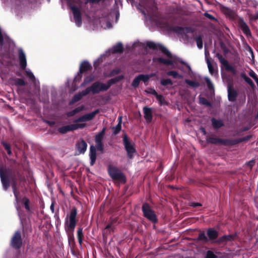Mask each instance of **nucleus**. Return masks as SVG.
I'll use <instances>...</instances> for the list:
<instances>
[{
	"mask_svg": "<svg viewBox=\"0 0 258 258\" xmlns=\"http://www.w3.org/2000/svg\"><path fill=\"white\" fill-rule=\"evenodd\" d=\"M0 178L3 189L6 191L11 184L13 192L17 203L20 202L19 184L25 181V177L19 171H13L0 166Z\"/></svg>",
	"mask_w": 258,
	"mask_h": 258,
	"instance_id": "1",
	"label": "nucleus"
},
{
	"mask_svg": "<svg viewBox=\"0 0 258 258\" xmlns=\"http://www.w3.org/2000/svg\"><path fill=\"white\" fill-rule=\"evenodd\" d=\"M123 79V76L120 75L108 80L106 84L99 81L95 82L91 86L93 90V94L107 91L112 85L117 83Z\"/></svg>",
	"mask_w": 258,
	"mask_h": 258,
	"instance_id": "2",
	"label": "nucleus"
},
{
	"mask_svg": "<svg viewBox=\"0 0 258 258\" xmlns=\"http://www.w3.org/2000/svg\"><path fill=\"white\" fill-rule=\"evenodd\" d=\"M77 214V209L73 207L65 219L64 228L66 232H74L78 221Z\"/></svg>",
	"mask_w": 258,
	"mask_h": 258,
	"instance_id": "3",
	"label": "nucleus"
},
{
	"mask_svg": "<svg viewBox=\"0 0 258 258\" xmlns=\"http://www.w3.org/2000/svg\"><path fill=\"white\" fill-rule=\"evenodd\" d=\"M207 236L204 231L200 232L197 239L204 243L211 241V243H215V241L218 238V231L213 228H209L207 230Z\"/></svg>",
	"mask_w": 258,
	"mask_h": 258,
	"instance_id": "4",
	"label": "nucleus"
},
{
	"mask_svg": "<svg viewBox=\"0 0 258 258\" xmlns=\"http://www.w3.org/2000/svg\"><path fill=\"white\" fill-rule=\"evenodd\" d=\"M107 171L109 176L114 181H117L121 183H125L126 178L124 173L118 168L115 166L109 165L107 167Z\"/></svg>",
	"mask_w": 258,
	"mask_h": 258,
	"instance_id": "5",
	"label": "nucleus"
},
{
	"mask_svg": "<svg viewBox=\"0 0 258 258\" xmlns=\"http://www.w3.org/2000/svg\"><path fill=\"white\" fill-rule=\"evenodd\" d=\"M143 216L149 221L156 224L158 222V218L155 212L148 203H143L142 207Z\"/></svg>",
	"mask_w": 258,
	"mask_h": 258,
	"instance_id": "6",
	"label": "nucleus"
},
{
	"mask_svg": "<svg viewBox=\"0 0 258 258\" xmlns=\"http://www.w3.org/2000/svg\"><path fill=\"white\" fill-rule=\"evenodd\" d=\"M123 144L124 149L127 152V155L129 159H133L134 156V153L136 152L134 144L132 141L128 139L126 133L123 135Z\"/></svg>",
	"mask_w": 258,
	"mask_h": 258,
	"instance_id": "7",
	"label": "nucleus"
},
{
	"mask_svg": "<svg viewBox=\"0 0 258 258\" xmlns=\"http://www.w3.org/2000/svg\"><path fill=\"white\" fill-rule=\"evenodd\" d=\"M68 5L72 10L74 19L76 25L80 27L82 23V15L80 10L75 5H73L71 0H68Z\"/></svg>",
	"mask_w": 258,
	"mask_h": 258,
	"instance_id": "8",
	"label": "nucleus"
},
{
	"mask_svg": "<svg viewBox=\"0 0 258 258\" xmlns=\"http://www.w3.org/2000/svg\"><path fill=\"white\" fill-rule=\"evenodd\" d=\"M23 239L19 230L15 232L11 240V245L15 249H19L22 246Z\"/></svg>",
	"mask_w": 258,
	"mask_h": 258,
	"instance_id": "9",
	"label": "nucleus"
},
{
	"mask_svg": "<svg viewBox=\"0 0 258 258\" xmlns=\"http://www.w3.org/2000/svg\"><path fill=\"white\" fill-rule=\"evenodd\" d=\"M147 46L152 50L160 49L161 52L166 55L168 57L171 58L172 54L171 52L164 46L161 44H157L153 41H147L146 43Z\"/></svg>",
	"mask_w": 258,
	"mask_h": 258,
	"instance_id": "10",
	"label": "nucleus"
},
{
	"mask_svg": "<svg viewBox=\"0 0 258 258\" xmlns=\"http://www.w3.org/2000/svg\"><path fill=\"white\" fill-rule=\"evenodd\" d=\"M238 236V233L234 232L231 234L224 235L219 237L215 242L218 245L226 244L228 242L234 241Z\"/></svg>",
	"mask_w": 258,
	"mask_h": 258,
	"instance_id": "11",
	"label": "nucleus"
},
{
	"mask_svg": "<svg viewBox=\"0 0 258 258\" xmlns=\"http://www.w3.org/2000/svg\"><path fill=\"white\" fill-rule=\"evenodd\" d=\"M228 99L230 102H234L237 100L238 96V91L234 88L231 82L227 84Z\"/></svg>",
	"mask_w": 258,
	"mask_h": 258,
	"instance_id": "12",
	"label": "nucleus"
},
{
	"mask_svg": "<svg viewBox=\"0 0 258 258\" xmlns=\"http://www.w3.org/2000/svg\"><path fill=\"white\" fill-rule=\"evenodd\" d=\"M127 2H130L132 6L135 4V0H126ZM140 5L143 6L145 8H148L153 12H156L157 7L155 2L153 0H139Z\"/></svg>",
	"mask_w": 258,
	"mask_h": 258,
	"instance_id": "13",
	"label": "nucleus"
},
{
	"mask_svg": "<svg viewBox=\"0 0 258 258\" xmlns=\"http://www.w3.org/2000/svg\"><path fill=\"white\" fill-rule=\"evenodd\" d=\"M216 57L218 58L220 62L225 67L226 71L231 72L233 75L236 74V70L233 67L229 64L228 61L223 57L222 54L219 52H217L216 53Z\"/></svg>",
	"mask_w": 258,
	"mask_h": 258,
	"instance_id": "14",
	"label": "nucleus"
},
{
	"mask_svg": "<svg viewBox=\"0 0 258 258\" xmlns=\"http://www.w3.org/2000/svg\"><path fill=\"white\" fill-rule=\"evenodd\" d=\"M208 143L214 145H223L224 146H231L230 139H223L216 137H208L206 139Z\"/></svg>",
	"mask_w": 258,
	"mask_h": 258,
	"instance_id": "15",
	"label": "nucleus"
},
{
	"mask_svg": "<svg viewBox=\"0 0 258 258\" xmlns=\"http://www.w3.org/2000/svg\"><path fill=\"white\" fill-rule=\"evenodd\" d=\"M100 112V110L99 109H97L94 111H92L89 113L85 114L78 119L75 120V122H86L92 120L95 116V115L98 114Z\"/></svg>",
	"mask_w": 258,
	"mask_h": 258,
	"instance_id": "16",
	"label": "nucleus"
},
{
	"mask_svg": "<svg viewBox=\"0 0 258 258\" xmlns=\"http://www.w3.org/2000/svg\"><path fill=\"white\" fill-rule=\"evenodd\" d=\"M237 23L238 26L242 31L243 33L247 36H251V33L250 32V30L247 25L246 22L244 21L243 18H239L237 21Z\"/></svg>",
	"mask_w": 258,
	"mask_h": 258,
	"instance_id": "17",
	"label": "nucleus"
},
{
	"mask_svg": "<svg viewBox=\"0 0 258 258\" xmlns=\"http://www.w3.org/2000/svg\"><path fill=\"white\" fill-rule=\"evenodd\" d=\"M144 118L148 123H150L153 119V112L152 108L145 106L143 109Z\"/></svg>",
	"mask_w": 258,
	"mask_h": 258,
	"instance_id": "18",
	"label": "nucleus"
},
{
	"mask_svg": "<svg viewBox=\"0 0 258 258\" xmlns=\"http://www.w3.org/2000/svg\"><path fill=\"white\" fill-rule=\"evenodd\" d=\"M20 65L22 70H25L27 66L26 55L22 49L18 50Z\"/></svg>",
	"mask_w": 258,
	"mask_h": 258,
	"instance_id": "19",
	"label": "nucleus"
},
{
	"mask_svg": "<svg viewBox=\"0 0 258 258\" xmlns=\"http://www.w3.org/2000/svg\"><path fill=\"white\" fill-rule=\"evenodd\" d=\"M96 150L95 147L91 145L90 147L89 157L90 159V165L93 166L96 160Z\"/></svg>",
	"mask_w": 258,
	"mask_h": 258,
	"instance_id": "20",
	"label": "nucleus"
},
{
	"mask_svg": "<svg viewBox=\"0 0 258 258\" xmlns=\"http://www.w3.org/2000/svg\"><path fill=\"white\" fill-rule=\"evenodd\" d=\"M252 137V135H247L245 137L238 139H230L231 146L235 145L243 142L249 141L251 139Z\"/></svg>",
	"mask_w": 258,
	"mask_h": 258,
	"instance_id": "21",
	"label": "nucleus"
},
{
	"mask_svg": "<svg viewBox=\"0 0 258 258\" xmlns=\"http://www.w3.org/2000/svg\"><path fill=\"white\" fill-rule=\"evenodd\" d=\"M87 148V144L83 139L76 144V148L80 154H84L86 152Z\"/></svg>",
	"mask_w": 258,
	"mask_h": 258,
	"instance_id": "22",
	"label": "nucleus"
},
{
	"mask_svg": "<svg viewBox=\"0 0 258 258\" xmlns=\"http://www.w3.org/2000/svg\"><path fill=\"white\" fill-rule=\"evenodd\" d=\"M92 69V66L87 61H83L79 68V71H80V74H83L88 71L91 70Z\"/></svg>",
	"mask_w": 258,
	"mask_h": 258,
	"instance_id": "23",
	"label": "nucleus"
},
{
	"mask_svg": "<svg viewBox=\"0 0 258 258\" xmlns=\"http://www.w3.org/2000/svg\"><path fill=\"white\" fill-rule=\"evenodd\" d=\"M211 122L215 130H218L224 126V123L222 120L217 119L214 117L211 119Z\"/></svg>",
	"mask_w": 258,
	"mask_h": 258,
	"instance_id": "24",
	"label": "nucleus"
},
{
	"mask_svg": "<svg viewBox=\"0 0 258 258\" xmlns=\"http://www.w3.org/2000/svg\"><path fill=\"white\" fill-rule=\"evenodd\" d=\"M123 50L124 48L121 42H118L111 49L112 53H121L123 52Z\"/></svg>",
	"mask_w": 258,
	"mask_h": 258,
	"instance_id": "25",
	"label": "nucleus"
},
{
	"mask_svg": "<svg viewBox=\"0 0 258 258\" xmlns=\"http://www.w3.org/2000/svg\"><path fill=\"white\" fill-rule=\"evenodd\" d=\"M207 54H209V52H208L207 53L206 51H205V55H206V62H207V66H208V69H209V71L210 72V73L212 75H214L216 72L215 70H214V67L212 64V62L210 59V58H209L208 57H207Z\"/></svg>",
	"mask_w": 258,
	"mask_h": 258,
	"instance_id": "26",
	"label": "nucleus"
},
{
	"mask_svg": "<svg viewBox=\"0 0 258 258\" xmlns=\"http://www.w3.org/2000/svg\"><path fill=\"white\" fill-rule=\"evenodd\" d=\"M240 76L242 78L245 82H246L251 88H253L255 87V85L252 81L246 76L245 73H241Z\"/></svg>",
	"mask_w": 258,
	"mask_h": 258,
	"instance_id": "27",
	"label": "nucleus"
},
{
	"mask_svg": "<svg viewBox=\"0 0 258 258\" xmlns=\"http://www.w3.org/2000/svg\"><path fill=\"white\" fill-rule=\"evenodd\" d=\"M154 61H157L160 63H163L167 65H172L173 64V62L172 60L170 59H165L162 57H157L154 59Z\"/></svg>",
	"mask_w": 258,
	"mask_h": 258,
	"instance_id": "28",
	"label": "nucleus"
},
{
	"mask_svg": "<svg viewBox=\"0 0 258 258\" xmlns=\"http://www.w3.org/2000/svg\"><path fill=\"white\" fill-rule=\"evenodd\" d=\"M77 234L78 242L80 245H82L84 238L82 227H80L78 228Z\"/></svg>",
	"mask_w": 258,
	"mask_h": 258,
	"instance_id": "29",
	"label": "nucleus"
},
{
	"mask_svg": "<svg viewBox=\"0 0 258 258\" xmlns=\"http://www.w3.org/2000/svg\"><path fill=\"white\" fill-rule=\"evenodd\" d=\"M73 131L72 124L63 126L58 128V131L62 134H64Z\"/></svg>",
	"mask_w": 258,
	"mask_h": 258,
	"instance_id": "30",
	"label": "nucleus"
},
{
	"mask_svg": "<svg viewBox=\"0 0 258 258\" xmlns=\"http://www.w3.org/2000/svg\"><path fill=\"white\" fill-rule=\"evenodd\" d=\"M68 236V241L70 245H72L74 247L76 245L75 238L74 236V232H67Z\"/></svg>",
	"mask_w": 258,
	"mask_h": 258,
	"instance_id": "31",
	"label": "nucleus"
},
{
	"mask_svg": "<svg viewBox=\"0 0 258 258\" xmlns=\"http://www.w3.org/2000/svg\"><path fill=\"white\" fill-rule=\"evenodd\" d=\"M22 202L23 204H24L25 208L26 209L27 211L28 212H29L30 211V207L29 206V204H30L29 199L27 197H25L23 198V199H22Z\"/></svg>",
	"mask_w": 258,
	"mask_h": 258,
	"instance_id": "32",
	"label": "nucleus"
},
{
	"mask_svg": "<svg viewBox=\"0 0 258 258\" xmlns=\"http://www.w3.org/2000/svg\"><path fill=\"white\" fill-rule=\"evenodd\" d=\"M195 40L196 42L198 47L199 49H202L203 46L202 36L201 35H199V36H196L195 38Z\"/></svg>",
	"mask_w": 258,
	"mask_h": 258,
	"instance_id": "33",
	"label": "nucleus"
},
{
	"mask_svg": "<svg viewBox=\"0 0 258 258\" xmlns=\"http://www.w3.org/2000/svg\"><path fill=\"white\" fill-rule=\"evenodd\" d=\"M13 81L16 86H24L26 85V83L23 79L15 78Z\"/></svg>",
	"mask_w": 258,
	"mask_h": 258,
	"instance_id": "34",
	"label": "nucleus"
},
{
	"mask_svg": "<svg viewBox=\"0 0 258 258\" xmlns=\"http://www.w3.org/2000/svg\"><path fill=\"white\" fill-rule=\"evenodd\" d=\"M82 97H82V95L81 94L80 92H79L77 94H76L73 96L70 104H71L74 103L75 102H77L80 101L82 98Z\"/></svg>",
	"mask_w": 258,
	"mask_h": 258,
	"instance_id": "35",
	"label": "nucleus"
},
{
	"mask_svg": "<svg viewBox=\"0 0 258 258\" xmlns=\"http://www.w3.org/2000/svg\"><path fill=\"white\" fill-rule=\"evenodd\" d=\"M155 97L157 100L159 102L160 105H166L167 104V102L165 100L163 95L157 94Z\"/></svg>",
	"mask_w": 258,
	"mask_h": 258,
	"instance_id": "36",
	"label": "nucleus"
},
{
	"mask_svg": "<svg viewBox=\"0 0 258 258\" xmlns=\"http://www.w3.org/2000/svg\"><path fill=\"white\" fill-rule=\"evenodd\" d=\"M185 83L193 88H198L200 86V83L197 81L185 80Z\"/></svg>",
	"mask_w": 258,
	"mask_h": 258,
	"instance_id": "37",
	"label": "nucleus"
},
{
	"mask_svg": "<svg viewBox=\"0 0 258 258\" xmlns=\"http://www.w3.org/2000/svg\"><path fill=\"white\" fill-rule=\"evenodd\" d=\"M95 142L96 143V147H95L96 149H97V150L98 151H99L101 153H103V150H104V145H103L102 141H95Z\"/></svg>",
	"mask_w": 258,
	"mask_h": 258,
	"instance_id": "38",
	"label": "nucleus"
},
{
	"mask_svg": "<svg viewBox=\"0 0 258 258\" xmlns=\"http://www.w3.org/2000/svg\"><path fill=\"white\" fill-rule=\"evenodd\" d=\"M160 84L163 86H167L168 85H172L173 82L170 79H161Z\"/></svg>",
	"mask_w": 258,
	"mask_h": 258,
	"instance_id": "39",
	"label": "nucleus"
},
{
	"mask_svg": "<svg viewBox=\"0 0 258 258\" xmlns=\"http://www.w3.org/2000/svg\"><path fill=\"white\" fill-rule=\"evenodd\" d=\"M112 129L113 130V134L116 135L120 132L121 125L120 124V123H118L115 126L112 127Z\"/></svg>",
	"mask_w": 258,
	"mask_h": 258,
	"instance_id": "40",
	"label": "nucleus"
},
{
	"mask_svg": "<svg viewBox=\"0 0 258 258\" xmlns=\"http://www.w3.org/2000/svg\"><path fill=\"white\" fill-rule=\"evenodd\" d=\"M200 103L202 104L206 105L207 106L210 107L212 104L210 101H209L205 97H200Z\"/></svg>",
	"mask_w": 258,
	"mask_h": 258,
	"instance_id": "41",
	"label": "nucleus"
},
{
	"mask_svg": "<svg viewBox=\"0 0 258 258\" xmlns=\"http://www.w3.org/2000/svg\"><path fill=\"white\" fill-rule=\"evenodd\" d=\"M94 80V77L92 76H87L84 78V81L82 84V86L87 85L92 82Z\"/></svg>",
	"mask_w": 258,
	"mask_h": 258,
	"instance_id": "42",
	"label": "nucleus"
},
{
	"mask_svg": "<svg viewBox=\"0 0 258 258\" xmlns=\"http://www.w3.org/2000/svg\"><path fill=\"white\" fill-rule=\"evenodd\" d=\"M205 258H218V256L213 251L209 250L206 252Z\"/></svg>",
	"mask_w": 258,
	"mask_h": 258,
	"instance_id": "43",
	"label": "nucleus"
},
{
	"mask_svg": "<svg viewBox=\"0 0 258 258\" xmlns=\"http://www.w3.org/2000/svg\"><path fill=\"white\" fill-rule=\"evenodd\" d=\"M86 124L84 123L72 124L73 131L76 130L78 128H83L84 127H85L86 126Z\"/></svg>",
	"mask_w": 258,
	"mask_h": 258,
	"instance_id": "44",
	"label": "nucleus"
},
{
	"mask_svg": "<svg viewBox=\"0 0 258 258\" xmlns=\"http://www.w3.org/2000/svg\"><path fill=\"white\" fill-rule=\"evenodd\" d=\"M140 81H143L144 83L147 82L149 80V77L147 74H140L138 75Z\"/></svg>",
	"mask_w": 258,
	"mask_h": 258,
	"instance_id": "45",
	"label": "nucleus"
},
{
	"mask_svg": "<svg viewBox=\"0 0 258 258\" xmlns=\"http://www.w3.org/2000/svg\"><path fill=\"white\" fill-rule=\"evenodd\" d=\"M90 92H91L93 94V90L91 89V86L87 88L84 90H83L81 92H80V93L82 95V97H83V96L87 95Z\"/></svg>",
	"mask_w": 258,
	"mask_h": 258,
	"instance_id": "46",
	"label": "nucleus"
},
{
	"mask_svg": "<svg viewBox=\"0 0 258 258\" xmlns=\"http://www.w3.org/2000/svg\"><path fill=\"white\" fill-rule=\"evenodd\" d=\"M140 80L138 76L133 80L132 83V86L134 88H137L140 84Z\"/></svg>",
	"mask_w": 258,
	"mask_h": 258,
	"instance_id": "47",
	"label": "nucleus"
},
{
	"mask_svg": "<svg viewBox=\"0 0 258 258\" xmlns=\"http://www.w3.org/2000/svg\"><path fill=\"white\" fill-rule=\"evenodd\" d=\"M120 72V69H113L112 70L108 75H107V77H111L115 75H118Z\"/></svg>",
	"mask_w": 258,
	"mask_h": 258,
	"instance_id": "48",
	"label": "nucleus"
},
{
	"mask_svg": "<svg viewBox=\"0 0 258 258\" xmlns=\"http://www.w3.org/2000/svg\"><path fill=\"white\" fill-rule=\"evenodd\" d=\"M183 29V27L181 26H174L172 28L173 31L179 34H182Z\"/></svg>",
	"mask_w": 258,
	"mask_h": 258,
	"instance_id": "49",
	"label": "nucleus"
},
{
	"mask_svg": "<svg viewBox=\"0 0 258 258\" xmlns=\"http://www.w3.org/2000/svg\"><path fill=\"white\" fill-rule=\"evenodd\" d=\"M183 29L182 34L192 33L194 32V30L190 27H183Z\"/></svg>",
	"mask_w": 258,
	"mask_h": 258,
	"instance_id": "50",
	"label": "nucleus"
},
{
	"mask_svg": "<svg viewBox=\"0 0 258 258\" xmlns=\"http://www.w3.org/2000/svg\"><path fill=\"white\" fill-rule=\"evenodd\" d=\"M148 94H151L155 96H156L157 95V92L156 91V90L152 88H148V90H146L145 91Z\"/></svg>",
	"mask_w": 258,
	"mask_h": 258,
	"instance_id": "51",
	"label": "nucleus"
},
{
	"mask_svg": "<svg viewBox=\"0 0 258 258\" xmlns=\"http://www.w3.org/2000/svg\"><path fill=\"white\" fill-rule=\"evenodd\" d=\"M167 75L170 76H173L174 78H177L178 77V74L175 71H170L167 73Z\"/></svg>",
	"mask_w": 258,
	"mask_h": 258,
	"instance_id": "52",
	"label": "nucleus"
},
{
	"mask_svg": "<svg viewBox=\"0 0 258 258\" xmlns=\"http://www.w3.org/2000/svg\"><path fill=\"white\" fill-rule=\"evenodd\" d=\"M205 80H206V83H207V86H208V88H209V89H210V90L214 89V85L212 84L211 80L209 78H206Z\"/></svg>",
	"mask_w": 258,
	"mask_h": 258,
	"instance_id": "53",
	"label": "nucleus"
},
{
	"mask_svg": "<svg viewBox=\"0 0 258 258\" xmlns=\"http://www.w3.org/2000/svg\"><path fill=\"white\" fill-rule=\"evenodd\" d=\"M25 73L27 76L30 79V80L32 81H34L35 80V77L31 72L26 71Z\"/></svg>",
	"mask_w": 258,
	"mask_h": 258,
	"instance_id": "54",
	"label": "nucleus"
},
{
	"mask_svg": "<svg viewBox=\"0 0 258 258\" xmlns=\"http://www.w3.org/2000/svg\"><path fill=\"white\" fill-rule=\"evenodd\" d=\"M83 77V74H80V71H79L77 76L75 78L76 82H79Z\"/></svg>",
	"mask_w": 258,
	"mask_h": 258,
	"instance_id": "55",
	"label": "nucleus"
},
{
	"mask_svg": "<svg viewBox=\"0 0 258 258\" xmlns=\"http://www.w3.org/2000/svg\"><path fill=\"white\" fill-rule=\"evenodd\" d=\"M1 144L2 145H3V146H4L6 151L9 150L10 149H11V145L8 143L4 141H3L2 142Z\"/></svg>",
	"mask_w": 258,
	"mask_h": 258,
	"instance_id": "56",
	"label": "nucleus"
},
{
	"mask_svg": "<svg viewBox=\"0 0 258 258\" xmlns=\"http://www.w3.org/2000/svg\"><path fill=\"white\" fill-rule=\"evenodd\" d=\"M207 18L211 20H216V19L211 14L206 12L204 13V15Z\"/></svg>",
	"mask_w": 258,
	"mask_h": 258,
	"instance_id": "57",
	"label": "nucleus"
},
{
	"mask_svg": "<svg viewBox=\"0 0 258 258\" xmlns=\"http://www.w3.org/2000/svg\"><path fill=\"white\" fill-rule=\"evenodd\" d=\"M84 107H85L84 105H81L79 107H78L75 108L74 110L75 112H76V114H77V113L83 110L84 109Z\"/></svg>",
	"mask_w": 258,
	"mask_h": 258,
	"instance_id": "58",
	"label": "nucleus"
},
{
	"mask_svg": "<svg viewBox=\"0 0 258 258\" xmlns=\"http://www.w3.org/2000/svg\"><path fill=\"white\" fill-rule=\"evenodd\" d=\"M103 138V137L97 134L95 137V141H102Z\"/></svg>",
	"mask_w": 258,
	"mask_h": 258,
	"instance_id": "59",
	"label": "nucleus"
},
{
	"mask_svg": "<svg viewBox=\"0 0 258 258\" xmlns=\"http://www.w3.org/2000/svg\"><path fill=\"white\" fill-rule=\"evenodd\" d=\"M4 44V37L2 33H0V46H2Z\"/></svg>",
	"mask_w": 258,
	"mask_h": 258,
	"instance_id": "60",
	"label": "nucleus"
},
{
	"mask_svg": "<svg viewBox=\"0 0 258 258\" xmlns=\"http://www.w3.org/2000/svg\"><path fill=\"white\" fill-rule=\"evenodd\" d=\"M248 75H249V76H250L252 78H254V77L256 76L257 75H256V74L254 73V72L252 70H250L249 73H248Z\"/></svg>",
	"mask_w": 258,
	"mask_h": 258,
	"instance_id": "61",
	"label": "nucleus"
},
{
	"mask_svg": "<svg viewBox=\"0 0 258 258\" xmlns=\"http://www.w3.org/2000/svg\"><path fill=\"white\" fill-rule=\"evenodd\" d=\"M110 223H112V225L114 223H116L117 221V218H112L111 217L110 218Z\"/></svg>",
	"mask_w": 258,
	"mask_h": 258,
	"instance_id": "62",
	"label": "nucleus"
},
{
	"mask_svg": "<svg viewBox=\"0 0 258 258\" xmlns=\"http://www.w3.org/2000/svg\"><path fill=\"white\" fill-rule=\"evenodd\" d=\"M105 131H106V128L103 127L102 130L100 133H99L98 134L104 137L105 134Z\"/></svg>",
	"mask_w": 258,
	"mask_h": 258,
	"instance_id": "63",
	"label": "nucleus"
},
{
	"mask_svg": "<svg viewBox=\"0 0 258 258\" xmlns=\"http://www.w3.org/2000/svg\"><path fill=\"white\" fill-rule=\"evenodd\" d=\"M76 114V112H75L74 110L73 109V110L69 112L67 114V115L68 116H73L74 115H75Z\"/></svg>",
	"mask_w": 258,
	"mask_h": 258,
	"instance_id": "64",
	"label": "nucleus"
}]
</instances>
